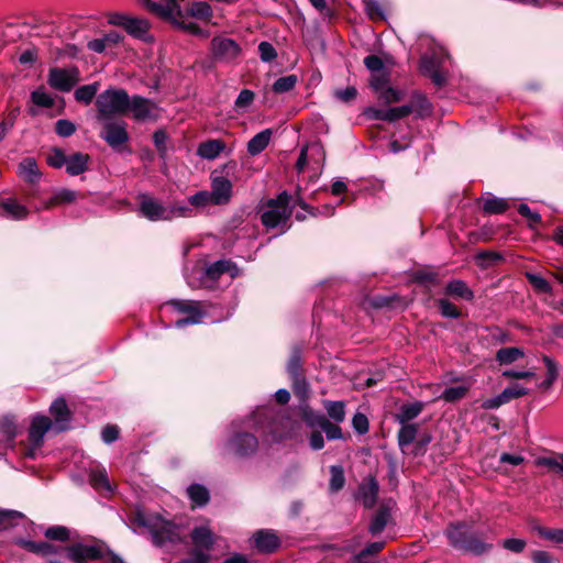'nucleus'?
Masks as SVG:
<instances>
[{"label": "nucleus", "mask_w": 563, "mask_h": 563, "mask_svg": "<svg viewBox=\"0 0 563 563\" xmlns=\"http://www.w3.org/2000/svg\"><path fill=\"white\" fill-rule=\"evenodd\" d=\"M13 543L27 552L43 558L58 554L63 551L73 563H90L91 561L104 560V542L100 540H95L92 544L76 541L66 547H58L48 541L35 542L23 538H15Z\"/></svg>", "instance_id": "nucleus-1"}, {"label": "nucleus", "mask_w": 563, "mask_h": 563, "mask_svg": "<svg viewBox=\"0 0 563 563\" xmlns=\"http://www.w3.org/2000/svg\"><path fill=\"white\" fill-rule=\"evenodd\" d=\"M444 536L449 545L464 554L479 556L493 549V543L489 541L487 533L475 529L465 521L450 522L444 530Z\"/></svg>", "instance_id": "nucleus-2"}, {"label": "nucleus", "mask_w": 563, "mask_h": 563, "mask_svg": "<svg viewBox=\"0 0 563 563\" xmlns=\"http://www.w3.org/2000/svg\"><path fill=\"white\" fill-rule=\"evenodd\" d=\"M132 523L146 528L152 542L157 548L174 547L185 543L180 534V527L173 521L163 519L159 515H145L136 510L131 517Z\"/></svg>", "instance_id": "nucleus-3"}, {"label": "nucleus", "mask_w": 563, "mask_h": 563, "mask_svg": "<svg viewBox=\"0 0 563 563\" xmlns=\"http://www.w3.org/2000/svg\"><path fill=\"white\" fill-rule=\"evenodd\" d=\"M97 119L110 121L117 115H126L129 93L122 88H109L96 98Z\"/></svg>", "instance_id": "nucleus-4"}, {"label": "nucleus", "mask_w": 563, "mask_h": 563, "mask_svg": "<svg viewBox=\"0 0 563 563\" xmlns=\"http://www.w3.org/2000/svg\"><path fill=\"white\" fill-rule=\"evenodd\" d=\"M144 9H146L152 14L161 18L162 20L169 22L174 26L186 31L192 35L199 36L201 38L209 37L210 33L207 30L201 29L197 23L195 22H188L186 23L181 19L183 16H179L176 12V10H170L169 8L163 9L161 4L153 0H137Z\"/></svg>", "instance_id": "nucleus-5"}, {"label": "nucleus", "mask_w": 563, "mask_h": 563, "mask_svg": "<svg viewBox=\"0 0 563 563\" xmlns=\"http://www.w3.org/2000/svg\"><path fill=\"white\" fill-rule=\"evenodd\" d=\"M258 439L249 431H234L225 442V451L239 459H247L256 454Z\"/></svg>", "instance_id": "nucleus-6"}, {"label": "nucleus", "mask_w": 563, "mask_h": 563, "mask_svg": "<svg viewBox=\"0 0 563 563\" xmlns=\"http://www.w3.org/2000/svg\"><path fill=\"white\" fill-rule=\"evenodd\" d=\"M108 22L111 25L122 27L129 35L134 38L151 42L152 36L148 34L151 24L146 19L131 16L124 13H111Z\"/></svg>", "instance_id": "nucleus-7"}, {"label": "nucleus", "mask_w": 563, "mask_h": 563, "mask_svg": "<svg viewBox=\"0 0 563 563\" xmlns=\"http://www.w3.org/2000/svg\"><path fill=\"white\" fill-rule=\"evenodd\" d=\"M210 65L212 67L217 63H231L235 60L242 52L238 42L230 37L214 36L210 42Z\"/></svg>", "instance_id": "nucleus-8"}, {"label": "nucleus", "mask_w": 563, "mask_h": 563, "mask_svg": "<svg viewBox=\"0 0 563 563\" xmlns=\"http://www.w3.org/2000/svg\"><path fill=\"white\" fill-rule=\"evenodd\" d=\"M80 80V73L77 66L69 68L52 67L48 70L47 84L55 90L69 92Z\"/></svg>", "instance_id": "nucleus-9"}, {"label": "nucleus", "mask_w": 563, "mask_h": 563, "mask_svg": "<svg viewBox=\"0 0 563 563\" xmlns=\"http://www.w3.org/2000/svg\"><path fill=\"white\" fill-rule=\"evenodd\" d=\"M100 137L114 151L121 152L129 142L130 135L126 131V123L107 122L100 132Z\"/></svg>", "instance_id": "nucleus-10"}, {"label": "nucleus", "mask_w": 563, "mask_h": 563, "mask_svg": "<svg viewBox=\"0 0 563 563\" xmlns=\"http://www.w3.org/2000/svg\"><path fill=\"white\" fill-rule=\"evenodd\" d=\"M253 548L261 554L275 553L282 545V540L272 529H260L252 536Z\"/></svg>", "instance_id": "nucleus-11"}, {"label": "nucleus", "mask_w": 563, "mask_h": 563, "mask_svg": "<svg viewBox=\"0 0 563 563\" xmlns=\"http://www.w3.org/2000/svg\"><path fill=\"white\" fill-rule=\"evenodd\" d=\"M49 413L54 418L57 432H63L69 429L73 412L64 397H58L51 404Z\"/></svg>", "instance_id": "nucleus-12"}, {"label": "nucleus", "mask_w": 563, "mask_h": 563, "mask_svg": "<svg viewBox=\"0 0 563 563\" xmlns=\"http://www.w3.org/2000/svg\"><path fill=\"white\" fill-rule=\"evenodd\" d=\"M51 418L37 415L32 419L27 440L32 449H40L44 443V435L51 429Z\"/></svg>", "instance_id": "nucleus-13"}, {"label": "nucleus", "mask_w": 563, "mask_h": 563, "mask_svg": "<svg viewBox=\"0 0 563 563\" xmlns=\"http://www.w3.org/2000/svg\"><path fill=\"white\" fill-rule=\"evenodd\" d=\"M211 197L213 199V205L222 206L227 205L232 196V184L231 181L223 176L212 177L211 179Z\"/></svg>", "instance_id": "nucleus-14"}, {"label": "nucleus", "mask_w": 563, "mask_h": 563, "mask_svg": "<svg viewBox=\"0 0 563 563\" xmlns=\"http://www.w3.org/2000/svg\"><path fill=\"white\" fill-rule=\"evenodd\" d=\"M194 549L209 552L217 543V536L206 526L195 527L190 532Z\"/></svg>", "instance_id": "nucleus-15"}, {"label": "nucleus", "mask_w": 563, "mask_h": 563, "mask_svg": "<svg viewBox=\"0 0 563 563\" xmlns=\"http://www.w3.org/2000/svg\"><path fill=\"white\" fill-rule=\"evenodd\" d=\"M379 485L374 476H369L366 481L360 484L357 492V499L362 500L364 508L372 509L378 498Z\"/></svg>", "instance_id": "nucleus-16"}, {"label": "nucleus", "mask_w": 563, "mask_h": 563, "mask_svg": "<svg viewBox=\"0 0 563 563\" xmlns=\"http://www.w3.org/2000/svg\"><path fill=\"white\" fill-rule=\"evenodd\" d=\"M140 199V210L145 218L151 221L169 219V216L166 214V209L157 200L146 195H141Z\"/></svg>", "instance_id": "nucleus-17"}, {"label": "nucleus", "mask_w": 563, "mask_h": 563, "mask_svg": "<svg viewBox=\"0 0 563 563\" xmlns=\"http://www.w3.org/2000/svg\"><path fill=\"white\" fill-rule=\"evenodd\" d=\"M153 143L157 151L159 159L163 162L161 170L165 173L167 170V156L169 150H174L170 137L164 129H158L153 133Z\"/></svg>", "instance_id": "nucleus-18"}, {"label": "nucleus", "mask_w": 563, "mask_h": 563, "mask_svg": "<svg viewBox=\"0 0 563 563\" xmlns=\"http://www.w3.org/2000/svg\"><path fill=\"white\" fill-rule=\"evenodd\" d=\"M91 157L89 154L76 152L67 156L66 173L70 176H78L89 169Z\"/></svg>", "instance_id": "nucleus-19"}, {"label": "nucleus", "mask_w": 563, "mask_h": 563, "mask_svg": "<svg viewBox=\"0 0 563 563\" xmlns=\"http://www.w3.org/2000/svg\"><path fill=\"white\" fill-rule=\"evenodd\" d=\"M151 100L140 95L129 97L128 113L133 112V118L137 121H144L151 114Z\"/></svg>", "instance_id": "nucleus-20"}, {"label": "nucleus", "mask_w": 563, "mask_h": 563, "mask_svg": "<svg viewBox=\"0 0 563 563\" xmlns=\"http://www.w3.org/2000/svg\"><path fill=\"white\" fill-rule=\"evenodd\" d=\"M19 175L29 184H37L42 177L37 163L33 157H25L18 166Z\"/></svg>", "instance_id": "nucleus-21"}, {"label": "nucleus", "mask_w": 563, "mask_h": 563, "mask_svg": "<svg viewBox=\"0 0 563 563\" xmlns=\"http://www.w3.org/2000/svg\"><path fill=\"white\" fill-rule=\"evenodd\" d=\"M424 404L419 400L402 404L399 407V411L395 415V420L400 424L410 423L411 420L422 412Z\"/></svg>", "instance_id": "nucleus-22"}, {"label": "nucleus", "mask_w": 563, "mask_h": 563, "mask_svg": "<svg viewBox=\"0 0 563 563\" xmlns=\"http://www.w3.org/2000/svg\"><path fill=\"white\" fill-rule=\"evenodd\" d=\"M390 509L386 505H380L375 515L373 516L368 526V532L376 537L380 534L386 528L388 520L390 519Z\"/></svg>", "instance_id": "nucleus-23"}, {"label": "nucleus", "mask_w": 563, "mask_h": 563, "mask_svg": "<svg viewBox=\"0 0 563 563\" xmlns=\"http://www.w3.org/2000/svg\"><path fill=\"white\" fill-rule=\"evenodd\" d=\"M444 292L448 296L461 298L466 301H472L474 299L473 290L464 280L461 279H453L449 282L445 286Z\"/></svg>", "instance_id": "nucleus-24"}, {"label": "nucleus", "mask_w": 563, "mask_h": 563, "mask_svg": "<svg viewBox=\"0 0 563 563\" xmlns=\"http://www.w3.org/2000/svg\"><path fill=\"white\" fill-rule=\"evenodd\" d=\"M89 483L97 492L101 494L110 495L113 492L104 468L91 471L89 475Z\"/></svg>", "instance_id": "nucleus-25"}, {"label": "nucleus", "mask_w": 563, "mask_h": 563, "mask_svg": "<svg viewBox=\"0 0 563 563\" xmlns=\"http://www.w3.org/2000/svg\"><path fill=\"white\" fill-rule=\"evenodd\" d=\"M272 134L271 129H265L255 134L247 143L249 154L255 156L262 153L268 146Z\"/></svg>", "instance_id": "nucleus-26"}, {"label": "nucleus", "mask_w": 563, "mask_h": 563, "mask_svg": "<svg viewBox=\"0 0 563 563\" xmlns=\"http://www.w3.org/2000/svg\"><path fill=\"white\" fill-rule=\"evenodd\" d=\"M224 148L225 143L222 140H208L199 144L197 153L202 158L214 159Z\"/></svg>", "instance_id": "nucleus-27"}, {"label": "nucleus", "mask_w": 563, "mask_h": 563, "mask_svg": "<svg viewBox=\"0 0 563 563\" xmlns=\"http://www.w3.org/2000/svg\"><path fill=\"white\" fill-rule=\"evenodd\" d=\"M236 271V266L231 261L220 260L210 264L206 271L205 276L211 282H217L224 273Z\"/></svg>", "instance_id": "nucleus-28"}, {"label": "nucleus", "mask_w": 563, "mask_h": 563, "mask_svg": "<svg viewBox=\"0 0 563 563\" xmlns=\"http://www.w3.org/2000/svg\"><path fill=\"white\" fill-rule=\"evenodd\" d=\"M286 369L290 378L305 375V371L302 368L301 347L299 345L291 346Z\"/></svg>", "instance_id": "nucleus-29"}, {"label": "nucleus", "mask_w": 563, "mask_h": 563, "mask_svg": "<svg viewBox=\"0 0 563 563\" xmlns=\"http://www.w3.org/2000/svg\"><path fill=\"white\" fill-rule=\"evenodd\" d=\"M419 431V424L417 423H405L401 424L397 432L398 445L404 450L409 444L413 443Z\"/></svg>", "instance_id": "nucleus-30"}, {"label": "nucleus", "mask_w": 563, "mask_h": 563, "mask_svg": "<svg viewBox=\"0 0 563 563\" xmlns=\"http://www.w3.org/2000/svg\"><path fill=\"white\" fill-rule=\"evenodd\" d=\"M525 356V352L521 347L508 346L501 347L496 352L495 360L500 365H510Z\"/></svg>", "instance_id": "nucleus-31"}, {"label": "nucleus", "mask_w": 563, "mask_h": 563, "mask_svg": "<svg viewBox=\"0 0 563 563\" xmlns=\"http://www.w3.org/2000/svg\"><path fill=\"white\" fill-rule=\"evenodd\" d=\"M510 208L509 202L504 198L492 196L484 200L481 209L485 214H503Z\"/></svg>", "instance_id": "nucleus-32"}, {"label": "nucleus", "mask_w": 563, "mask_h": 563, "mask_svg": "<svg viewBox=\"0 0 563 563\" xmlns=\"http://www.w3.org/2000/svg\"><path fill=\"white\" fill-rule=\"evenodd\" d=\"M505 261L501 253L496 251H481L475 256L476 264L482 268H489L496 266Z\"/></svg>", "instance_id": "nucleus-33"}, {"label": "nucleus", "mask_w": 563, "mask_h": 563, "mask_svg": "<svg viewBox=\"0 0 563 563\" xmlns=\"http://www.w3.org/2000/svg\"><path fill=\"white\" fill-rule=\"evenodd\" d=\"M78 196H79V192H77L75 190L67 189V188L59 189L53 194V196L47 201L45 208L49 209V208H52L54 206H58V205L73 203L77 199Z\"/></svg>", "instance_id": "nucleus-34"}, {"label": "nucleus", "mask_w": 563, "mask_h": 563, "mask_svg": "<svg viewBox=\"0 0 563 563\" xmlns=\"http://www.w3.org/2000/svg\"><path fill=\"white\" fill-rule=\"evenodd\" d=\"M99 87L100 84L98 81L80 86L75 90L74 98L77 102L89 104L97 96Z\"/></svg>", "instance_id": "nucleus-35"}, {"label": "nucleus", "mask_w": 563, "mask_h": 563, "mask_svg": "<svg viewBox=\"0 0 563 563\" xmlns=\"http://www.w3.org/2000/svg\"><path fill=\"white\" fill-rule=\"evenodd\" d=\"M44 537L48 541H57V542H69L73 540L71 538V530L65 526H51L46 528L44 531Z\"/></svg>", "instance_id": "nucleus-36"}, {"label": "nucleus", "mask_w": 563, "mask_h": 563, "mask_svg": "<svg viewBox=\"0 0 563 563\" xmlns=\"http://www.w3.org/2000/svg\"><path fill=\"white\" fill-rule=\"evenodd\" d=\"M187 494L190 500L199 507L206 506L210 500L209 490L201 484H191L187 488Z\"/></svg>", "instance_id": "nucleus-37"}, {"label": "nucleus", "mask_w": 563, "mask_h": 563, "mask_svg": "<svg viewBox=\"0 0 563 563\" xmlns=\"http://www.w3.org/2000/svg\"><path fill=\"white\" fill-rule=\"evenodd\" d=\"M187 14L192 18L209 22L212 18V9L208 2L194 1L187 9Z\"/></svg>", "instance_id": "nucleus-38"}, {"label": "nucleus", "mask_w": 563, "mask_h": 563, "mask_svg": "<svg viewBox=\"0 0 563 563\" xmlns=\"http://www.w3.org/2000/svg\"><path fill=\"white\" fill-rule=\"evenodd\" d=\"M300 417L302 421L310 428H322L327 417L323 413L314 411L309 406L301 408Z\"/></svg>", "instance_id": "nucleus-39"}, {"label": "nucleus", "mask_w": 563, "mask_h": 563, "mask_svg": "<svg viewBox=\"0 0 563 563\" xmlns=\"http://www.w3.org/2000/svg\"><path fill=\"white\" fill-rule=\"evenodd\" d=\"M324 409L328 416L336 423H341L345 419V404L341 400H324Z\"/></svg>", "instance_id": "nucleus-40"}, {"label": "nucleus", "mask_w": 563, "mask_h": 563, "mask_svg": "<svg viewBox=\"0 0 563 563\" xmlns=\"http://www.w3.org/2000/svg\"><path fill=\"white\" fill-rule=\"evenodd\" d=\"M407 107L411 108V113L417 111L418 115L421 118L426 114H429L431 111L430 102L428 101L427 97L420 92H415L411 96L410 102L407 103Z\"/></svg>", "instance_id": "nucleus-41"}, {"label": "nucleus", "mask_w": 563, "mask_h": 563, "mask_svg": "<svg viewBox=\"0 0 563 563\" xmlns=\"http://www.w3.org/2000/svg\"><path fill=\"white\" fill-rule=\"evenodd\" d=\"M24 517V514L18 510L0 509V530L15 527Z\"/></svg>", "instance_id": "nucleus-42"}, {"label": "nucleus", "mask_w": 563, "mask_h": 563, "mask_svg": "<svg viewBox=\"0 0 563 563\" xmlns=\"http://www.w3.org/2000/svg\"><path fill=\"white\" fill-rule=\"evenodd\" d=\"M16 437V424L12 418L4 417L0 421V442L11 443Z\"/></svg>", "instance_id": "nucleus-43"}, {"label": "nucleus", "mask_w": 563, "mask_h": 563, "mask_svg": "<svg viewBox=\"0 0 563 563\" xmlns=\"http://www.w3.org/2000/svg\"><path fill=\"white\" fill-rule=\"evenodd\" d=\"M330 483L329 488L332 493L340 492L345 485L344 470L341 465L330 466Z\"/></svg>", "instance_id": "nucleus-44"}, {"label": "nucleus", "mask_w": 563, "mask_h": 563, "mask_svg": "<svg viewBox=\"0 0 563 563\" xmlns=\"http://www.w3.org/2000/svg\"><path fill=\"white\" fill-rule=\"evenodd\" d=\"M2 208L14 220H22V219L26 218V216L29 213L27 209L14 199H8V200L3 201Z\"/></svg>", "instance_id": "nucleus-45"}, {"label": "nucleus", "mask_w": 563, "mask_h": 563, "mask_svg": "<svg viewBox=\"0 0 563 563\" xmlns=\"http://www.w3.org/2000/svg\"><path fill=\"white\" fill-rule=\"evenodd\" d=\"M261 222L266 229H275L277 227L283 228V218L280 211L276 209H269L261 213Z\"/></svg>", "instance_id": "nucleus-46"}, {"label": "nucleus", "mask_w": 563, "mask_h": 563, "mask_svg": "<svg viewBox=\"0 0 563 563\" xmlns=\"http://www.w3.org/2000/svg\"><path fill=\"white\" fill-rule=\"evenodd\" d=\"M404 96L405 95L401 90L390 86L386 87L379 93H377L378 100L384 104L400 102L404 99Z\"/></svg>", "instance_id": "nucleus-47"}, {"label": "nucleus", "mask_w": 563, "mask_h": 563, "mask_svg": "<svg viewBox=\"0 0 563 563\" xmlns=\"http://www.w3.org/2000/svg\"><path fill=\"white\" fill-rule=\"evenodd\" d=\"M538 466H544L549 470L560 472L563 476V453L554 456H540L536 460Z\"/></svg>", "instance_id": "nucleus-48"}, {"label": "nucleus", "mask_w": 563, "mask_h": 563, "mask_svg": "<svg viewBox=\"0 0 563 563\" xmlns=\"http://www.w3.org/2000/svg\"><path fill=\"white\" fill-rule=\"evenodd\" d=\"M526 278L528 282L532 285L536 291L540 294H551L552 292V286L551 284L543 278L542 276L533 273H527Z\"/></svg>", "instance_id": "nucleus-49"}, {"label": "nucleus", "mask_w": 563, "mask_h": 563, "mask_svg": "<svg viewBox=\"0 0 563 563\" xmlns=\"http://www.w3.org/2000/svg\"><path fill=\"white\" fill-rule=\"evenodd\" d=\"M468 391V388L465 386H451L443 390L441 395V399L446 402H456L464 398Z\"/></svg>", "instance_id": "nucleus-50"}, {"label": "nucleus", "mask_w": 563, "mask_h": 563, "mask_svg": "<svg viewBox=\"0 0 563 563\" xmlns=\"http://www.w3.org/2000/svg\"><path fill=\"white\" fill-rule=\"evenodd\" d=\"M296 82V75L284 76L274 81L272 89L275 93L288 92L295 87Z\"/></svg>", "instance_id": "nucleus-51"}, {"label": "nucleus", "mask_w": 563, "mask_h": 563, "mask_svg": "<svg viewBox=\"0 0 563 563\" xmlns=\"http://www.w3.org/2000/svg\"><path fill=\"white\" fill-rule=\"evenodd\" d=\"M290 379L295 396L298 397L300 400H305L306 398H308L309 385L307 383L306 376L302 375L298 377H292Z\"/></svg>", "instance_id": "nucleus-52"}, {"label": "nucleus", "mask_w": 563, "mask_h": 563, "mask_svg": "<svg viewBox=\"0 0 563 563\" xmlns=\"http://www.w3.org/2000/svg\"><path fill=\"white\" fill-rule=\"evenodd\" d=\"M440 312L445 318L457 319L462 316L461 310L450 300L441 298L437 300Z\"/></svg>", "instance_id": "nucleus-53"}, {"label": "nucleus", "mask_w": 563, "mask_h": 563, "mask_svg": "<svg viewBox=\"0 0 563 563\" xmlns=\"http://www.w3.org/2000/svg\"><path fill=\"white\" fill-rule=\"evenodd\" d=\"M412 279L422 286L435 285L438 283V274L432 271L419 269L413 273Z\"/></svg>", "instance_id": "nucleus-54"}, {"label": "nucleus", "mask_w": 563, "mask_h": 563, "mask_svg": "<svg viewBox=\"0 0 563 563\" xmlns=\"http://www.w3.org/2000/svg\"><path fill=\"white\" fill-rule=\"evenodd\" d=\"M518 213L529 221V228L536 229L541 223V216L531 210L527 203H520L517 208Z\"/></svg>", "instance_id": "nucleus-55"}, {"label": "nucleus", "mask_w": 563, "mask_h": 563, "mask_svg": "<svg viewBox=\"0 0 563 563\" xmlns=\"http://www.w3.org/2000/svg\"><path fill=\"white\" fill-rule=\"evenodd\" d=\"M67 163V155L60 147H53L47 155V164L53 168H62Z\"/></svg>", "instance_id": "nucleus-56"}, {"label": "nucleus", "mask_w": 563, "mask_h": 563, "mask_svg": "<svg viewBox=\"0 0 563 563\" xmlns=\"http://www.w3.org/2000/svg\"><path fill=\"white\" fill-rule=\"evenodd\" d=\"M409 114H411V108L407 107V104H404L401 107L388 108L385 111V121L393 123L402 118L408 117Z\"/></svg>", "instance_id": "nucleus-57"}, {"label": "nucleus", "mask_w": 563, "mask_h": 563, "mask_svg": "<svg viewBox=\"0 0 563 563\" xmlns=\"http://www.w3.org/2000/svg\"><path fill=\"white\" fill-rule=\"evenodd\" d=\"M538 536L544 540L563 544V529H550L545 527H537Z\"/></svg>", "instance_id": "nucleus-58"}, {"label": "nucleus", "mask_w": 563, "mask_h": 563, "mask_svg": "<svg viewBox=\"0 0 563 563\" xmlns=\"http://www.w3.org/2000/svg\"><path fill=\"white\" fill-rule=\"evenodd\" d=\"M167 305L173 306L178 312L186 314H190L196 309L200 308L199 302L183 299H173L168 301Z\"/></svg>", "instance_id": "nucleus-59"}, {"label": "nucleus", "mask_w": 563, "mask_h": 563, "mask_svg": "<svg viewBox=\"0 0 563 563\" xmlns=\"http://www.w3.org/2000/svg\"><path fill=\"white\" fill-rule=\"evenodd\" d=\"M31 101L42 108H52L54 106L53 98L44 90L37 89L31 92Z\"/></svg>", "instance_id": "nucleus-60"}, {"label": "nucleus", "mask_w": 563, "mask_h": 563, "mask_svg": "<svg viewBox=\"0 0 563 563\" xmlns=\"http://www.w3.org/2000/svg\"><path fill=\"white\" fill-rule=\"evenodd\" d=\"M291 200L292 198L288 191L284 190L275 198L268 199L266 201V208L282 210L283 208H286L291 202Z\"/></svg>", "instance_id": "nucleus-61"}, {"label": "nucleus", "mask_w": 563, "mask_h": 563, "mask_svg": "<svg viewBox=\"0 0 563 563\" xmlns=\"http://www.w3.org/2000/svg\"><path fill=\"white\" fill-rule=\"evenodd\" d=\"M76 131V125L70 120L59 119L55 123V133L62 137H69Z\"/></svg>", "instance_id": "nucleus-62"}, {"label": "nucleus", "mask_w": 563, "mask_h": 563, "mask_svg": "<svg viewBox=\"0 0 563 563\" xmlns=\"http://www.w3.org/2000/svg\"><path fill=\"white\" fill-rule=\"evenodd\" d=\"M431 441H432L431 433L423 432L422 434H420L418 440H415V446L412 450L413 455L415 456L424 455L428 450V445L431 443Z\"/></svg>", "instance_id": "nucleus-63"}, {"label": "nucleus", "mask_w": 563, "mask_h": 563, "mask_svg": "<svg viewBox=\"0 0 563 563\" xmlns=\"http://www.w3.org/2000/svg\"><path fill=\"white\" fill-rule=\"evenodd\" d=\"M321 430L325 433L328 440H340L343 439V433L341 427L335 422H331L328 418L324 420V423Z\"/></svg>", "instance_id": "nucleus-64"}]
</instances>
